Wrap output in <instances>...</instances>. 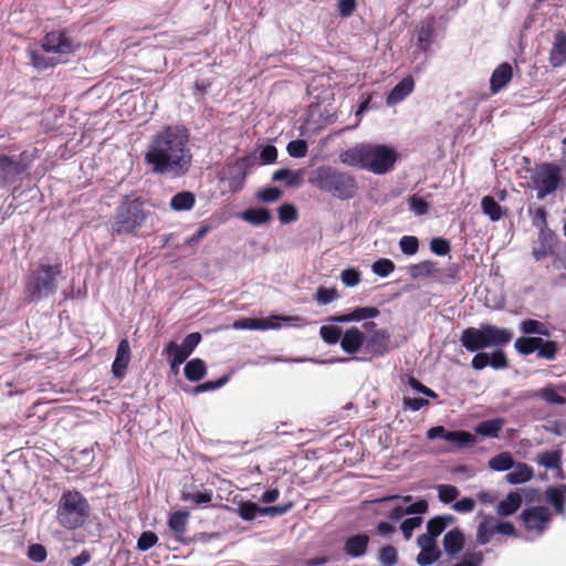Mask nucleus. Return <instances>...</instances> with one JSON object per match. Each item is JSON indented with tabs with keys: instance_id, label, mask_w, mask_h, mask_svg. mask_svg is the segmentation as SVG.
<instances>
[{
	"instance_id": "9",
	"label": "nucleus",
	"mask_w": 566,
	"mask_h": 566,
	"mask_svg": "<svg viewBox=\"0 0 566 566\" xmlns=\"http://www.w3.org/2000/svg\"><path fill=\"white\" fill-rule=\"evenodd\" d=\"M515 350L524 356L537 352L539 358L554 360L558 353V344L555 340H545L542 337L521 336L515 339Z\"/></svg>"
},
{
	"instance_id": "26",
	"label": "nucleus",
	"mask_w": 566,
	"mask_h": 566,
	"mask_svg": "<svg viewBox=\"0 0 566 566\" xmlns=\"http://www.w3.org/2000/svg\"><path fill=\"white\" fill-rule=\"evenodd\" d=\"M464 543L463 533L459 528H453L447 532L443 537L444 552L450 556H454L463 549Z\"/></svg>"
},
{
	"instance_id": "18",
	"label": "nucleus",
	"mask_w": 566,
	"mask_h": 566,
	"mask_svg": "<svg viewBox=\"0 0 566 566\" xmlns=\"http://www.w3.org/2000/svg\"><path fill=\"white\" fill-rule=\"evenodd\" d=\"M513 78V69L510 63L503 62L495 67L490 78V91L492 94H497L502 91Z\"/></svg>"
},
{
	"instance_id": "57",
	"label": "nucleus",
	"mask_w": 566,
	"mask_h": 566,
	"mask_svg": "<svg viewBox=\"0 0 566 566\" xmlns=\"http://www.w3.org/2000/svg\"><path fill=\"white\" fill-rule=\"evenodd\" d=\"M158 537L154 532L145 531L137 541V548L142 552L148 551L156 545Z\"/></svg>"
},
{
	"instance_id": "20",
	"label": "nucleus",
	"mask_w": 566,
	"mask_h": 566,
	"mask_svg": "<svg viewBox=\"0 0 566 566\" xmlns=\"http://www.w3.org/2000/svg\"><path fill=\"white\" fill-rule=\"evenodd\" d=\"M549 63L553 67H559L566 63V33L557 31L549 51Z\"/></svg>"
},
{
	"instance_id": "63",
	"label": "nucleus",
	"mask_w": 566,
	"mask_h": 566,
	"mask_svg": "<svg viewBox=\"0 0 566 566\" xmlns=\"http://www.w3.org/2000/svg\"><path fill=\"white\" fill-rule=\"evenodd\" d=\"M490 366L494 369H504L509 366L507 358L502 350H495L490 355Z\"/></svg>"
},
{
	"instance_id": "34",
	"label": "nucleus",
	"mask_w": 566,
	"mask_h": 566,
	"mask_svg": "<svg viewBox=\"0 0 566 566\" xmlns=\"http://www.w3.org/2000/svg\"><path fill=\"white\" fill-rule=\"evenodd\" d=\"M520 331L525 335L551 336L547 325L541 321L528 318L520 323Z\"/></svg>"
},
{
	"instance_id": "47",
	"label": "nucleus",
	"mask_w": 566,
	"mask_h": 566,
	"mask_svg": "<svg viewBox=\"0 0 566 566\" xmlns=\"http://www.w3.org/2000/svg\"><path fill=\"white\" fill-rule=\"evenodd\" d=\"M378 560L381 566H394L398 560V552L392 545H385L379 548Z\"/></svg>"
},
{
	"instance_id": "6",
	"label": "nucleus",
	"mask_w": 566,
	"mask_h": 566,
	"mask_svg": "<svg viewBox=\"0 0 566 566\" xmlns=\"http://www.w3.org/2000/svg\"><path fill=\"white\" fill-rule=\"evenodd\" d=\"M62 273V263L53 265L39 264L29 275L25 285L29 303L46 297L55 293L57 287V277Z\"/></svg>"
},
{
	"instance_id": "51",
	"label": "nucleus",
	"mask_w": 566,
	"mask_h": 566,
	"mask_svg": "<svg viewBox=\"0 0 566 566\" xmlns=\"http://www.w3.org/2000/svg\"><path fill=\"white\" fill-rule=\"evenodd\" d=\"M400 250L406 255H413L419 250V240L413 235H403L399 241Z\"/></svg>"
},
{
	"instance_id": "43",
	"label": "nucleus",
	"mask_w": 566,
	"mask_h": 566,
	"mask_svg": "<svg viewBox=\"0 0 566 566\" xmlns=\"http://www.w3.org/2000/svg\"><path fill=\"white\" fill-rule=\"evenodd\" d=\"M29 56L32 66L40 71L54 67L57 64L54 57H46L34 50L29 51Z\"/></svg>"
},
{
	"instance_id": "27",
	"label": "nucleus",
	"mask_w": 566,
	"mask_h": 566,
	"mask_svg": "<svg viewBox=\"0 0 566 566\" xmlns=\"http://www.w3.org/2000/svg\"><path fill=\"white\" fill-rule=\"evenodd\" d=\"M522 502L523 499L520 492H510L505 499L499 502L496 506V514L500 516L513 515L521 507Z\"/></svg>"
},
{
	"instance_id": "64",
	"label": "nucleus",
	"mask_w": 566,
	"mask_h": 566,
	"mask_svg": "<svg viewBox=\"0 0 566 566\" xmlns=\"http://www.w3.org/2000/svg\"><path fill=\"white\" fill-rule=\"evenodd\" d=\"M277 158V149L273 145L264 146L260 151V160L262 164L270 165L275 163Z\"/></svg>"
},
{
	"instance_id": "25",
	"label": "nucleus",
	"mask_w": 566,
	"mask_h": 566,
	"mask_svg": "<svg viewBox=\"0 0 566 566\" xmlns=\"http://www.w3.org/2000/svg\"><path fill=\"white\" fill-rule=\"evenodd\" d=\"M408 273L412 280L419 277H432L437 274L441 273V269L438 266V263L432 260H424L417 264H411L408 268Z\"/></svg>"
},
{
	"instance_id": "15",
	"label": "nucleus",
	"mask_w": 566,
	"mask_h": 566,
	"mask_svg": "<svg viewBox=\"0 0 566 566\" xmlns=\"http://www.w3.org/2000/svg\"><path fill=\"white\" fill-rule=\"evenodd\" d=\"M365 339L364 332L356 326H352L343 333L340 348L348 355H355L365 347Z\"/></svg>"
},
{
	"instance_id": "56",
	"label": "nucleus",
	"mask_w": 566,
	"mask_h": 566,
	"mask_svg": "<svg viewBox=\"0 0 566 566\" xmlns=\"http://www.w3.org/2000/svg\"><path fill=\"white\" fill-rule=\"evenodd\" d=\"M297 210L291 203H283L279 208V219L282 223H290L297 219Z\"/></svg>"
},
{
	"instance_id": "7",
	"label": "nucleus",
	"mask_w": 566,
	"mask_h": 566,
	"mask_svg": "<svg viewBox=\"0 0 566 566\" xmlns=\"http://www.w3.org/2000/svg\"><path fill=\"white\" fill-rule=\"evenodd\" d=\"M531 179L536 190V198L543 200L554 193L563 182L562 168L554 163H543L536 167Z\"/></svg>"
},
{
	"instance_id": "52",
	"label": "nucleus",
	"mask_w": 566,
	"mask_h": 566,
	"mask_svg": "<svg viewBox=\"0 0 566 566\" xmlns=\"http://www.w3.org/2000/svg\"><path fill=\"white\" fill-rule=\"evenodd\" d=\"M338 292L335 287L327 289L321 286L317 289L315 300L317 303L325 305L332 303L333 301L338 298Z\"/></svg>"
},
{
	"instance_id": "49",
	"label": "nucleus",
	"mask_w": 566,
	"mask_h": 566,
	"mask_svg": "<svg viewBox=\"0 0 566 566\" xmlns=\"http://www.w3.org/2000/svg\"><path fill=\"white\" fill-rule=\"evenodd\" d=\"M371 270L375 274L386 277L395 271V263L390 259L381 258L373 263Z\"/></svg>"
},
{
	"instance_id": "58",
	"label": "nucleus",
	"mask_w": 566,
	"mask_h": 566,
	"mask_svg": "<svg viewBox=\"0 0 566 566\" xmlns=\"http://www.w3.org/2000/svg\"><path fill=\"white\" fill-rule=\"evenodd\" d=\"M430 250L432 253L443 256L451 251V245L447 239L433 238L430 241Z\"/></svg>"
},
{
	"instance_id": "22",
	"label": "nucleus",
	"mask_w": 566,
	"mask_h": 566,
	"mask_svg": "<svg viewBox=\"0 0 566 566\" xmlns=\"http://www.w3.org/2000/svg\"><path fill=\"white\" fill-rule=\"evenodd\" d=\"M545 499L558 515L566 514V485L547 488Z\"/></svg>"
},
{
	"instance_id": "50",
	"label": "nucleus",
	"mask_w": 566,
	"mask_h": 566,
	"mask_svg": "<svg viewBox=\"0 0 566 566\" xmlns=\"http://www.w3.org/2000/svg\"><path fill=\"white\" fill-rule=\"evenodd\" d=\"M286 150L293 158H304L307 155L308 146L304 139H295L287 144Z\"/></svg>"
},
{
	"instance_id": "13",
	"label": "nucleus",
	"mask_w": 566,
	"mask_h": 566,
	"mask_svg": "<svg viewBox=\"0 0 566 566\" xmlns=\"http://www.w3.org/2000/svg\"><path fill=\"white\" fill-rule=\"evenodd\" d=\"M460 343L470 353L488 348L483 324H481L479 328L468 327L463 329L460 336Z\"/></svg>"
},
{
	"instance_id": "44",
	"label": "nucleus",
	"mask_w": 566,
	"mask_h": 566,
	"mask_svg": "<svg viewBox=\"0 0 566 566\" xmlns=\"http://www.w3.org/2000/svg\"><path fill=\"white\" fill-rule=\"evenodd\" d=\"M322 339L329 345L336 344L342 339V328L336 325H323L319 328Z\"/></svg>"
},
{
	"instance_id": "2",
	"label": "nucleus",
	"mask_w": 566,
	"mask_h": 566,
	"mask_svg": "<svg viewBox=\"0 0 566 566\" xmlns=\"http://www.w3.org/2000/svg\"><path fill=\"white\" fill-rule=\"evenodd\" d=\"M397 157L396 150L386 145L361 143L340 153L339 160L349 167L384 175L394 168Z\"/></svg>"
},
{
	"instance_id": "8",
	"label": "nucleus",
	"mask_w": 566,
	"mask_h": 566,
	"mask_svg": "<svg viewBox=\"0 0 566 566\" xmlns=\"http://www.w3.org/2000/svg\"><path fill=\"white\" fill-rule=\"evenodd\" d=\"M377 324L373 321L365 322L363 328L369 333L365 339V353L369 355L367 358L359 360H371L373 357H382L389 352L390 334L385 328H376ZM354 359H357L355 357Z\"/></svg>"
},
{
	"instance_id": "29",
	"label": "nucleus",
	"mask_w": 566,
	"mask_h": 566,
	"mask_svg": "<svg viewBox=\"0 0 566 566\" xmlns=\"http://www.w3.org/2000/svg\"><path fill=\"white\" fill-rule=\"evenodd\" d=\"M241 218L252 226L266 224L272 220V214L269 209L249 208L241 213Z\"/></svg>"
},
{
	"instance_id": "14",
	"label": "nucleus",
	"mask_w": 566,
	"mask_h": 566,
	"mask_svg": "<svg viewBox=\"0 0 566 566\" xmlns=\"http://www.w3.org/2000/svg\"><path fill=\"white\" fill-rule=\"evenodd\" d=\"M436 38V19L433 15H428L423 19L419 27L416 29V39L419 50L428 53Z\"/></svg>"
},
{
	"instance_id": "32",
	"label": "nucleus",
	"mask_w": 566,
	"mask_h": 566,
	"mask_svg": "<svg viewBox=\"0 0 566 566\" xmlns=\"http://www.w3.org/2000/svg\"><path fill=\"white\" fill-rule=\"evenodd\" d=\"M196 197L191 191L176 193L170 200V208L175 211H189L195 207Z\"/></svg>"
},
{
	"instance_id": "12",
	"label": "nucleus",
	"mask_w": 566,
	"mask_h": 566,
	"mask_svg": "<svg viewBox=\"0 0 566 566\" xmlns=\"http://www.w3.org/2000/svg\"><path fill=\"white\" fill-rule=\"evenodd\" d=\"M25 169L27 166L21 160L6 154L0 155V186L14 184Z\"/></svg>"
},
{
	"instance_id": "40",
	"label": "nucleus",
	"mask_w": 566,
	"mask_h": 566,
	"mask_svg": "<svg viewBox=\"0 0 566 566\" xmlns=\"http://www.w3.org/2000/svg\"><path fill=\"white\" fill-rule=\"evenodd\" d=\"M277 326L279 324H272L270 321L264 318H245L234 323V327L248 329H266Z\"/></svg>"
},
{
	"instance_id": "59",
	"label": "nucleus",
	"mask_w": 566,
	"mask_h": 566,
	"mask_svg": "<svg viewBox=\"0 0 566 566\" xmlns=\"http://www.w3.org/2000/svg\"><path fill=\"white\" fill-rule=\"evenodd\" d=\"M46 556V548L42 544H31L28 547V558L34 563L44 562Z\"/></svg>"
},
{
	"instance_id": "30",
	"label": "nucleus",
	"mask_w": 566,
	"mask_h": 566,
	"mask_svg": "<svg viewBox=\"0 0 566 566\" xmlns=\"http://www.w3.org/2000/svg\"><path fill=\"white\" fill-rule=\"evenodd\" d=\"M303 172L302 170H291L289 168H281L276 170L272 179L277 182H285L287 187L295 188L301 185Z\"/></svg>"
},
{
	"instance_id": "3",
	"label": "nucleus",
	"mask_w": 566,
	"mask_h": 566,
	"mask_svg": "<svg viewBox=\"0 0 566 566\" xmlns=\"http://www.w3.org/2000/svg\"><path fill=\"white\" fill-rule=\"evenodd\" d=\"M308 181L318 190L331 193L339 200H350L358 192L356 177L332 166H319L311 174Z\"/></svg>"
},
{
	"instance_id": "62",
	"label": "nucleus",
	"mask_w": 566,
	"mask_h": 566,
	"mask_svg": "<svg viewBox=\"0 0 566 566\" xmlns=\"http://www.w3.org/2000/svg\"><path fill=\"white\" fill-rule=\"evenodd\" d=\"M408 202L410 209L415 211L417 214H424L429 210V203L418 195L410 196Z\"/></svg>"
},
{
	"instance_id": "38",
	"label": "nucleus",
	"mask_w": 566,
	"mask_h": 566,
	"mask_svg": "<svg viewBox=\"0 0 566 566\" xmlns=\"http://www.w3.org/2000/svg\"><path fill=\"white\" fill-rule=\"evenodd\" d=\"M188 518L189 513L187 511H176L170 514L168 526L174 533L181 535L187 531Z\"/></svg>"
},
{
	"instance_id": "36",
	"label": "nucleus",
	"mask_w": 566,
	"mask_h": 566,
	"mask_svg": "<svg viewBox=\"0 0 566 566\" xmlns=\"http://www.w3.org/2000/svg\"><path fill=\"white\" fill-rule=\"evenodd\" d=\"M514 458L509 451H503L489 460V468L493 471L503 472L514 467Z\"/></svg>"
},
{
	"instance_id": "21",
	"label": "nucleus",
	"mask_w": 566,
	"mask_h": 566,
	"mask_svg": "<svg viewBox=\"0 0 566 566\" xmlns=\"http://www.w3.org/2000/svg\"><path fill=\"white\" fill-rule=\"evenodd\" d=\"M415 81L411 75L405 76L388 94L386 98L387 105L391 106L403 101L413 92Z\"/></svg>"
},
{
	"instance_id": "42",
	"label": "nucleus",
	"mask_w": 566,
	"mask_h": 566,
	"mask_svg": "<svg viewBox=\"0 0 566 566\" xmlns=\"http://www.w3.org/2000/svg\"><path fill=\"white\" fill-rule=\"evenodd\" d=\"M262 509L258 504L251 501H244L239 504V515L244 521H252L256 515H262Z\"/></svg>"
},
{
	"instance_id": "1",
	"label": "nucleus",
	"mask_w": 566,
	"mask_h": 566,
	"mask_svg": "<svg viewBox=\"0 0 566 566\" xmlns=\"http://www.w3.org/2000/svg\"><path fill=\"white\" fill-rule=\"evenodd\" d=\"M188 129L180 125H167L151 136L144 156L153 174L171 178L186 176L192 165L188 147Z\"/></svg>"
},
{
	"instance_id": "45",
	"label": "nucleus",
	"mask_w": 566,
	"mask_h": 566,
	"mask_svg": "<svg viewBox=\"0 0 566 566\" xmlns=\"http://www.w3.org/2000/svg\"><path fill=\"white\" fill-rule=\"evenodd\" d=\"M441 557L439 547H422L417 556V563L420 566H428Z\"/></svg>"
},
{
	"instance_id": "31",
	"label": "nucleus",
	"mask_w": 566,
	"mask_h": 566,
	"mask_svg": "<svg viewBox=\"0 0 566 566\" xmlns=\"http://www.w3.org/2000/svg\"><path fill=\"white\" fill-rule=\"evenodd\" d=\"M185 377L190 381H199L207 374V366L200 358L189 360L184 368Z\"/></svg>"
},
{
	"instance_id": "5",
	"label": "nucleus",
	"mask_w": 566,
	"mask_h": 566,
	"mask_svg": "<svg viewBox=\"0 0 566 566\" xmlns=\"http://www.w3.org/2000/svg\"><path fill=\"white\" fill-rule=\"evenodd\" d=\"M90 515V504L78 491H64L60 497L56 518L67 530L81 527Z\"/></svg>"
},
{
	"instance_id": "4",
	"label": "nucleus",
	"mask_w": 566,
	"mask_h": 566,
	"mask_svg": "<svg viewBox=\"0 0 566 566\" xmlns=\"http://www.w3.org/2000/svg\"><path fill=\"white\" fill-rule=\"evenodd\" d=\"M149 211L142 197L125 196L116 208L112 230L118 235L136 234L146 223Z\"/></svg>"
},
{
	"instance_id": "28",
	"label": "nucleus",
	"mask_w": 566,
	"mask_h": 566,
	"mask_svg": "<svg viewBox=\"0 0 566 566\" xmlns=\"http://www.w3.org/2000/svg\"><path fill=\"white\" fill-rule=\"evenodd\" d=\"M505 424V420L503 418H493L489 420H484L479 422L474 427V432L476 434L488 437V438H497L501 430Z\"/></svg>"
},
{
	"instance_id": "41",
	"label": "nucleus",
	"mask_w": 566,
	"mask_h": 566,
	"mask_svg": "<svg viewBox=\"0 0 566 566\" xmlns=\"http://www.w3.org/2000/svg\"><path fill=\"white\" fill-rule=\"evenodd\" d=\"M536 462L546 469H557L560 467L559 451H545L537 455Z\"/></svg>"
},
{
	"instance_id": "11",
	"label": "nucleus",
	"mask_w": 566,
	"mask_h": 566,
	"mask_svg": "<svg viewBox=\"0 0 566 566\" xmlns=\"http://www.w3.org/2000/svg\"><path fill=\"white\" fill-rule=\"evenodd\" d=\"M41 48L46 53L70 54L74 51L73 41L62 30H54L44 34Z\"/></svg>"
},
{
	"instance_id": "61",
	"label": "nucleus",
	"mask_w": 566,
	"mask_h": 566,
	"mask_svg": "<svg viewBox=\"0 0 566 566\" xmlns=\"http://www.w3.org/2000/svg\"><path fill=\"white\" fill-rule=\"evenodd\" d=\"M282 197V191L276 187H269L260 190L256 198L262 202H274Z\"/></svg>"
},
{
	"instance_id": "16",
	"label": "nucleus",
	"mask_w": 566,
	"mask_h": 566,
	"mask_svg": "<svg viewBox=\"0 0 566 566\" xmlns=\"http://www.w3.org/2000/svg\"><path fill=\"white\" fill-rule=\"evenodd\" d=\"M379 313V310L374 306L356 307L349 313L329 316L327 321L331 323L360 322L368 318H375Z\"/></svg>"
},
{
	"instance_id": "17",
	"label": "nucleus",
	"mask_w": 566,
	"mask_h": 566,
	"mask_svg": "<svg viewBox=\"0 0 566 566\" xmlns=\"http://www.w3.org/2000/svg\"><path fill=\"white\" fill-rule=\"evenodd\" d=\"M488 347L506 346L513 338V332L492 324H483Z\"/></svg>"
},
{
	"instance_id": "54",
	"label": "nucleus",
	"mask_w": 566,
	"mask_h": 566,
	"mask_svg": "<svg viewBox=\"0 0 566 566\" xmlns=\"http://www.w3.org/2000/svg\"><path fill=\"white\" fill-rule=\"evenodd\" d=\"M340 280L346 286L353 287L360 282L361 274L355 268L345 269L340 273Z\"/></svg>"
},
{
	"instance_id": "55",
	"label": "nucleus",
	"mask_w": 566,
	"mask_h": 566,
	"mask_svg": "<svg viewBox=\"0 0 566 566\" xmlns=\"http://www.w3.org/2000/svg\"><path fill=\"white\" fill-rule=\"evenodd\" d=\"M439 499L443 503H451L457 500L459 491L450 484H441L438 486Z\"/></svg>"
},
{
	"instance_id": "33",
	"label": "nucleus",
	"mask_w": 566,
	"mask_h": 566,
	"mask_svg": "<svg viewBox=\"0 0 566 566\" xmlns=\"http://www.w3.org/2000/svg\"><path fill=\"white\" fill-rule=\"evenodd\" d=\"M481 209L484 214H486L491 221H499L505 214V210L496 202V200L492 196H484L481 200Z\"/></svg>"
},
{
	"instance_id": "24",
	"label": "nucleus",
	"mask_w": 566,
	"mask_h": 566,
	"mask_svg": "<svg viewBox=\"0 0 566 566\" xmlns=\"http://www.w3.org/2000/svg\"><path fill=\"white\" fill-rule=\"evenodd\" d=\"M513 471L509 472L504 479L512 485L522 484L531 481L534 478V470L531 465L524 462L514 463Z\"/></svg>"
},
{
	"instance_id": "37",
	"label": "nucleus",
	"mask_w": 566,
	"mask_h": 566,
	"mask_svg": "<svg viewBox=\"0 0 566 566\" xmlns=\"http://www.w3.org/2000/svg\"><path fill=\"white\" fill-rule=\"evenodd\" d=\"M447 441L452 443L453 446L462 449L469 448L475 443V437L469 431L457 430L450 431L447 436Z\"/></svg>"
},
{
	"instance_id": "39",
	"label": "nucleus",
	"mask_w": 566,
	"mask_h": 566,
	"mask_svg": "<svg viewBox=\"0 0 566 566\" xmlns=\"http://www.w3.org/2000/svg\"><path fill=\"white\" fill-rule=\"evenodd\" d=\"M453 521L454 517L452 515L432 517L427 523V533L438 537L447 528L448 525L453 523Z\"/></svg>"
},
{
	"instance_id": "48",
	"label": "nucleus",
	"mask_w": 566,
	"mask_h": 566,
	"mask_svg": "<svg viewBox=\"0 0 566 566\" xmlns=\"http://www.w3.org/2000/svg\"><path fill=\"white\" fill-rule=\"evenodd\" d=\"M180 497L182 501H192L197 505H206L212 501V491L205 490L203 492L197 493L181 492Z\"/></svg>"
},
{
	"instance_id": "53",
	"label": "nucleus",
	"mask_w": 566,
	"mask_h": 566,
	"mask_svg": "<svg viewBox=\"0 0 566 566\" xmlns=\"http://www.w3.org/2000/svg\"><path fill=\"white\" fill-rule=\"evenodd\" d=\"M229 381V376L224 375L220 377L217 380H208L206 382H202L193 388L195 394H200L205 391H211L221 388L223 385H226Z\"/></svg>"
},
{
	"instance_id": "60",
	"label": "nucleus",
	"mask_w": 566,
	"mask_h": 566,
	"mask_svg": "<svg viewBox=\"0 0 566 566\" xmlns=\"http://www.w3.org/2000/svg\"><path fill=\"white\" fill-rule=\"evenodd\" d=\"M421 523L422 518L419 516L406 518L400 525V530L403 534L405 539H410L412 536V532L415 531V528L419 527Z\"/></svg>"
},
{
	"instance_id": "23",
	"label": "nucleus",
	"mask_w": 566,
	"mask_h": 566,
	"mask_svg": "<svg viewBox=\"0 0 566 566\" xmlns=\"http://www.w3.org/2000/svg\"><path fill=\"white\" fill-rule=\"evenodd\" d=\"M369 541L366 534L353 535L345 541L344 552L350 557H360L367 552Z\"/></svg>"
},
{
	"instance_id": "35",
	"label": "nucleus",
	"mask_w": 566,
	"mask_h": 566,
	"mask_svg": "<svg viewBox=\"0 0 566 566\" xmlns=\"http://www.w3.org/2000/svg\"><path fill=\"white\" fill-rule=\"evenodd\" d=\"M496 533L495 520L493 517H485L478 526L476 542L480 545L488 544Z\"/></svg>"
},
{
	"instance_id": "10",
	"label": "nucleus",
	"mask_w": 566,
	"mask_h": 566,
	"mask_svg": "<svg viewBox=\"0 0 566 566\" xmlns=\"http://www.w3.org/2000/svg\"><path fill=\"white\" fill-rule=\"evenodd\" d=\"M520 520L528 532L542 534L552 521V513L546 506H532L522 511Z\"/></svg>"
},
{
	"instance_id": "46",
	"label": "nucleus",
	"mask_w": 566,
	"mask_h": 566,
	"mask_svg": "<svg viewBox=\"0 0 566 566\" xmlns=\"http://www.w3.org/2000/svg\"><path fill=\"white\" fill-rule=\"evenodd\" d=\"M164 352L171 356L174 359V365H181L190 356V354L186 352L181 345H177L175 342H170L165 347Z\"/></svg>"
},
{
	"instance_id": "19",
	"label": "nucleus",
	"mask_w": 566,
	"mask_h": 566,
	"mask_svg": "<svg viewBox=\"0 0 566 566\" xmlns=\"http://www.w3.org/2000/svg\"><path fill=\"white\" fill-rule=\"evenodd\" d=\"M130 361V347L129 342L124 338L119 342L116 350V357L112 365V371L115 377L120 378L124 376L125 370Z\"/></svg>"
}]
</instances>
